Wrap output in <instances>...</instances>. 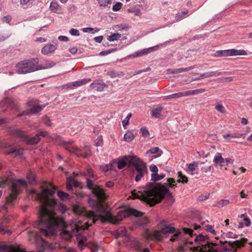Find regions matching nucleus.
I'll return each mask as SVG.
<instances>
[{"label": "nucleus", "instance_id": "1", "mask_svg": "<svg viewBox=\"0 0 252 252\" xmlns=\"http://www.w3.org/2000/svg\"><path fill=\"white\" fill-rule=\"evenodd\" d=\"M87 185L91 189L93 193L96 196V200L90 199L89 204L95 211H87L85 208L78 205L73 206V210L77 215L85 216L88 220L84 224L82 225L80 218L78 220H72L69 225H66L64 219L56 216L54 212L56 205V200L53 198L55 192L56 188L52 184L49 183L47 187L40 192L35 189L29 191L31 197L35 200L41 203L39 209V220L36 222L34 226L39 229V234L36 232H29L30 241L39 244L44 243L41 235L47 237L54 236L56 230L58 228H66L63 229L61 233L62 238L69 240L73 235H77L76 239L78 242V246L83 250L87 246V238L80 234H77L81 230L88 229L92 223L100 220L102 222L109 221L113 224L118 223L123 218L130 215L136 217L141 216L142 213L133 209L128 208L121 211L116 216H113L110 212V208L104 202L108 196L104 190L99 186H94L93 182L89 179L87 180Z\"/></svg>", "mask_w": 252, "mask_h": 252}, {"label": "nucleus", "instance_id": "2", "mask_svg": "<svg viewBox=\"0 0 252 252\" xmlns=\"http://www.w3.org/2000/svg\"><path fill=\"white\" fill-rule=\"evenodd\" d=\"M176 186V182L172 178H168L167 183L164 184L150 183L140 190H132L128 198L140 199L153 206L159 203L166 194L171 195L169 188H175Z\"/></svg>", "mask_w": 252, "mask_h": 252}, {"label": "nucleus", "instance_id": "3", "mask_svg": "<svg viewBox=\"0 0 252 252\" xmlns=\"http://www.w3.org/2000/svg\"><path fill=\"white\" fill-rule=\"evenodd\" d=\"M157 227L159 230L150 231L147 229H145L142 234L143 237L147 240L161 241L167 235L174 233L170 239V241L173 242L181 239L185 234L191 236L193 233L192 229L187 228H183V232H177L172 224L165 220H160Z\"/></svg>", "mask_w": 252, "mask_h": 252}, {"label": "nucleus", "instance_id": "4", "mask_svg": "<svg viewBox=\"0 0 252 252\" xmlns=\"http://www.w3.org/2000/svg\"><path fill=\"white\" fill-rule=\"evenodd\" d=\"M11 171L7 172V177H3L0 181V188L7 185L10 186V192L6 198V205L9 206H12L14 204L13 201L16 199L21 189L26 188L27 185V182L24 180H16L11 178Z\"/></svg>", "mask_w": 252, "mask_h": 252}, {"label": "nucleus", "instance_id": "5", "mask_svg": "<svg viewBox=\"0 0 252 252\" xmlns=\"http://www.w3.org/2000/svg\"><path fill=\"white\" fill-rule=\"evenodd\" d=\"M127 160L134 166L137 173L135 180L136 182H139L147 171L146 163L136 156L128 157Z\"/></svg>", "mask_w": 252, "mask_h": 252}, {"label": "nucleus", "instance_id": "6", "mask_svg": "<svg viewBox=\"0 0 252 252\" xmlns=\"http://www.w3.org/2000/svg\"><path fill=\"white\" fill-rule=\"evenodd\" d=\"M37 63V58L19 62L15 66L16 72L19 74H25L36 71Z\"/></svg>", "mask_w": 252, "mask_h": 252}, {"label": "nucleus", "instance_id": "7", "mask_svg": "<svg viewBox=\"0 0 252 252\" xmlns=\"http://www.w3.org/2000/svg\"><path fill=\"white\" fill-rule=\"evenodd\" d=\"M247 55V53L245 50L231 49L217 51L215 53L214 56L216 57H223L236 56H245Z\"/></svg>", "mask_w": 252, "mask_h": 252}, {"label": "nucleus", "instance_id": "8", "mask_svg": "<svg viewBox=\"0 0 252 252\" xmlns=\"http://www.w3.org/2000/svg\"><path fill=\"white\" fill-rule=\"evenodd\" d=\"M116 235L118 237H125V239H127L128 241L132 243V247H134L138 250H140L141 244L136 239L130 237L125 227H120L116 231Z\"/></svg>", "mask_w": 252, "mask_h": 252}, {"label": "nucleus", "instance_id": "9", "mask_svg": "<svg viewBox=\"0 0 252 252\" xmlns=\"http://www.w3.org/2000/svg\"><path fill=\"white\" fill-rule=\"evenodd\" d=\"M13 134L21 138L23 141L26 142L28 144H36L40 140L38 135L36 134L35 136L29 138L24 131L18 129L13 130Z\"/></svg>", "mask_w": 252, "mask_h": 252}, {"label": "nucleus", "instance_id": "10", "mask_svg": "<svg viewBox=\"0 0 252 252\" xmlns=\"http://www.w3.org/2000/svg\"><path fill=\"white\" fill-rule=\"evenodd\" d=\"M65 148L69 152L76 154L77 156L86 158L90 154V149L88 147L84 149H80L71 145L67 144L65 146Z\"/></svg>", "mask_w": 252, "mask_h": 252}, {"label": "nucleus", "instance_id": "11", "mask_svg": "<svg viewBox=\"0 0 252 252\" xmlns=\"http://www.w3.org/2000/svg\"><path fill=\"white\" fill-rule=\"evenodd\" d=\"M205 237L202 235H199L197 236L195 239V243L198 245L196 247H194L193 248L190 247V249L192 250L193 251H199L200 252H203L202 251V249L206 245H210L212 243H207V244H205Z\"/></svg>", "mask_w": 252, "mask_h": 252}, {"label": "nucleus", "instance_id": "12", "mask_svg": "<svg viewBox=\"0 0 252 252\" xmlns=\"http://www.w3.org/2000/svg\"><path fill=\"white\" fill-rule=\"evenodd\" d=\"M29 106L31 107L30 112L32 114H36L41 111L45 106L41 107L38 104V101L36 100H32L28 102ZM30 112L25 113L23 115H28Z\"/></svg>", "mask_w": 252, "mask_h": 252}, {"label": "nucleus", "instance_id": "13", "mask_svg": "<svg viewBox=\"0 0 252 252\" xmlns=\"http://www.w3.org/2000/svg\"><path fill=\"white\" fill-rule=\"evenodd\" d=\"M159 46L157 45L153 47H149L148 48L143 49L139 50L129 56L131 58H135L138 57L143 56L147 55L153 51H156L158 49Z\"/></svg>", "mask_w": 252, "mask_h": 252}, {"label": "nucleus", "instance_id": "14", "mask_svg": "<svg viewBox=\"0 0 252 252\" xmlns=\"http://www.w3.org/2000/svg\"><path fill=\"white\" fill-rule=\"evenodd\" d=\"M247 239L243 238L240 240L229 242V244L232 250L234 252H236L238 249L244 247L247 242Z\"/></svg>", "mask_w": 252, "mask_h": 252}, {"label": "nucleus", "instance_id": "15", "mask_svg": "<svg viewBox=\"0 0 252 252\" xmlns=\"http://www.w3.org/2000/svg\"><path fill=\"white\" fill-rule=\"evenodd\" d=\"M57 48V44H47L41 49V53L45 55H49L54 53Z\"/></svg>", "mask_w": 252, "mask_h": 252}, {"label": "nucleus", "instance_id": "16", "mask_svg": "<svg viewBox=\"0 0 252 252\" xmlns=\"http://www.w3.org/2000/svg\"><path fill=\"white\" fill-rule=\"evenodd\" d=\"M227 249H224L223 251L219 249V246L215 243H211L210 245L205 246L202 249L203 252H225Z\"/></svg>", "mask_w": 252, "mask_h": 252}, {"label": "nucleus", "instance_id": "17", "mask_svg": "<svg viewBox=\"0 0 252 252\" xmlns=\"http://www.w3.org/2000/svg\"><path fill=\"white\" fill-rule=\"evenodd\" d=\"M192 226L193 229L195 230H197L200 228L205 229L207 231L210 232L214 235L216 236L217 235L216 231L214 229L213 226L212 225H206L204 226L203 223L201 224V225L194 223L192 225Z\"/></svg>", "mask_w": 252, "mask_h": 252}, {"label": "nucleus", "instance_id": "18", "mask_svg": "<svg viewBox=\"0 0 252 252\" xmlns=\"http://www.w3.org/2000/svg\"><path fill=\"white\" fill-rule=\"evenodd\" d=\"M56 63L50 60H45L41 64H39V62L37 63V70L45 69L51 68L55 65Z\"/></svg>", "mask_w": 252, "mask_h": 252}, {"label": "nucleus", "instance_id": "19", "mask_svg": "<svg viewBox=\"0 0 252 252\" xmlns=\"http://www.w3.org/2000/svg\"><path fill=\"white\" fill-rule=\"evenodd\" d=\"M91 86L93 89L98 92H101L103 91L107 86L102 80H98L92 83Z\"/></svg>", "mask_w": 252, "mask_h": 252}, {"label": "nucleus", "instance_id": "20", "mask_svg": "<svg viewBox=\"0 0 252 252\" xmlns=\"http://www.w3.org/2000/svg\"><path fill=\"white\" fill-rule=\"evenodd\" d=\"M49 10L54 13H62V9L61 6L56 0H53L51 1L49 6Z\"/></svg>", "mask_w": 252, "mask_h": 252}, {"label": "nucleus", "instance_id": "21", "mask_svg": "<svg viewBox=\"0 0 252 252\" xmlns=\"http://www.w3.org/2000/svg\"><path fill=\"white\" fill-rule=\"evenodd\" d=\"M222 74V72H219L218 71L205 72L204 73L200 74L199 77L195 79V80L206 78L212 76H219L221 75Z\"/></svg>", "mask_w": 252, "mask_h": 252}, {"label": "nucleus", "instance_id": "22", "mask_svg": "<svg viewBox=\"0 0 252 252\" xmlns=\"http://www.w3.org/2000/svg\"><path fill=\"white\" fill-rule=\"evenodd\" d=\"M91 79L90 78H87V79H83L81 80L76 81L75 82H73L69 84L68 85L69 87H79L81 86L82 85L86 84L90 81H91Z\"/></svg>", "mask_w": 252, "mask_h": 252}, {"label": "nucleus", "instance_id": "23", "mask_svg": "<svg viewBox=\"0 0 252 252\" xmlns=\"http://www.w3.org/2000/svg\"><path fill=\"white\" fill-rule=\"evenodd\" d=\"M147 154H158L157 156H154L155 158H158L160 157L162 154L163 152L160 150V149L158 147H152L150 149H149L148 151L146 152Z\"/></svg>", "mask_w": 252, "mask_h": 252}, {"label": "nucleus", "instance_id": "24", "mask_svg": "<svg viewBox=\"0 0 252 252\" xmlns=\"http://www.w3.org/2000/svg\"><path fill=\"white\" fill-rule=\"evenodd\" d=\"M162 109L163 108L161 105L157 106L152 110V116L156 118H159L161 116L160 113Z\"/></svg>", "mask_w": 252, "mask_h": 252}, {"label": "nucleus", "instance_id": "25", "mask_svg": "<svg viewBox=\"0 0 252 252\" xmlns=\"http://www.w3.org/2000/svg\"><path fill=\"white\" fill-rule=\"evenodd\" d=\"M134 138L135 135L133 134V131L130 130H127L124 136V140L127 142L132 141Z\"/></svg>", "mask_w": 252, "mask_h": 252}, {"label": "nucleus", "instance_id": "26", "mask_svg": "<svg viewBox=\"0 0 252 252\" xmlns=\"http://www.w3.org/2000/svg\"><path fill=\"white\" fill-rule=\"evenodd\" d=\"M7 154H13L15 156H20L23 154L24 150L23 149H17L15 147H11L10 151L6 152Z\"/></svg>", "mask_w": 252, "mask_h": 252}, {"label": "nucleus", "instance_id": "27", "mask_svg": "<svg viewBox=\"0 0 252 252\" xmlns=\"http://www.w3.org/2000/svg\"><path fill=\"white\" fill-rule=\"evenodd\" d=\"M213 161L215 163L222 166L223 163L224 162V159L222 158L220 154H218L215 156Z\"/></svg>", "mask_w": 252, "mask_h": 252}, {"label": "nucleus", "instance_id": "28", "mask_svg": "<svg viewBox=\"0 0 252 252\" xmlns=\"http://www.w3.org/2000/svg\"><path fill=\"white\" fill-rule=\"evenodd\" d=\"M187 166L188 168V171L191 172V174H193L192 173L198 166V162L197 161H193L189 164H187Z\"/></svg>", "mask_w": 252, "mask_h": 252}, {"label": "nucleus", "instance_id": "29", "mask_svg": "<svg viewBox=\"0 0 252 252\" xmlns=\"http://www.w3.org/2000/svg\"><path fill=\"white\" fill-rule=\"evenodd\" d=\"M205 91L206 90L204 89H196L194 90L186 91V96L195 95L198 94L203 93L205 92Z\"/></svg>", "mask_w": 252, "mask_h": 252}, {"label": "nucleus", "instance_id": "30", "mask_svg": "<svg viewBox=\"0 0 252 252\" xmlns=\"http://www.w3.org/2000/svg\"><path fill=\"white\" fill-rule=\"evenodd\" d=\"M178 179L177 182L178 183H182L183 184L187 183L188 182V177L184 175L181 171L178 172Z\"/></svg>", "mask_w": 252, "mask_h": 252}, {"label": "nucleus", "instance_id": "31", "mask_svg": "<svg viewBox=\"0 0 252 252\" xmlns=\"http://www.w3.org/2000/svg\"><path fill=\"white\" fill-rule=\"evenodd\" d=\"M186 96V92H180L169 95L166 97V99L178 98Z\"/></svg>", "mask_w": 252, "mask_h": 252}, {"label": "nucleus", "instance_id": "32", "mask_svg": "<svg viewBox=\"0 0 252 252\" xmlns=\"http://www.w3.org/2000/svg\"><path fill=\"white\" fill-rule=\"evenodd\" d=\"M194 68V66H189V67H186V68H178V69H173V70L171 71V72L172 73H181V72H183L184 71H188L191 70V69H193Z\"/></svg>", "mask_w": 252, "mask_h": 252}, {"label": "nucleus", "instance_id": "33", "mask_svg": "<svg viewBox=\"0 0 252 252\" xmlns=\"http://www.w3.org/2000/svg\"><path fill=\"white\" fill-rule=\"evenodd\" d=\"M57 195L60 199L62 200L68 199L69 198V195L68 193L61 190L58 191Z\"/></svg>", "mask_w": 252, "mask_h": 252}, {"label": "nucleus", "instance_id": "34", "mask_svg": "<svg viewBox=\"0 0 252 252\" xmlns=\"http://www.w3.org/2000/svg\"><path fill=\"white\" fill-rule=\"evenodd\" d=\"M215 109L217 111L221 114H224L226 112L224 107L220 102L217 103L215 106Z\"/></svg>", "mask_w": 252, "mask_h": 252}, {"label": "nucleus", "instance_id": "35", "mask_svg": "<svg viewBox=\"0 0 252 252\" xmlns=\"http://www.w3.org/2000/svg\"><path fill=\"white\" fill-rule=\"evenodd\" d=\"M242 136H243V134H242V133H233L232 134H224L222 135V137L224 139H227L229 137H230L233 138H240L242 137Z\"/></svg>", "mask_w": 252, "mask_h": 252}, {"label": "nucleus", "instance_id": "36", "mask_svg": "<svg viewBox=\"0 0 252 252\" xmlns=\"http://www.w3.org/2000/svg\"><path fill=\"white\" fill-rule=\"evenodd\" d=\"M165 176L164 174H158V173L156 174H152L151 175L152 180L154 181L160 180L164 178Z\"/></svg>", "mask_w": 252, "mask_h": 252}, {"label": "nucleus", "instance_id": "37", "mask_svg": "<svg viewBox=\"0 0 252 252\" xmlns=\"http://www.w3.org/2000/svg\"><path fill=\"white\" fill-rule=\"evenodd\" d=\"M121 37V34L119 33H115L107 37V39L110 41H114L119 40Z\"/></svg>", "mask_w": 252, "mask_h": 252}, {"label": "nucleus", "instance_id": "38", "mask_svg": "<svg viewBox=\"0 0 252 252\" xmlns=\"http://www.w3.org/2000/svg\"><path fill=\"white\" fill-rule=\"evenodd\" d=\"M230 203V201L228 199H221L218 202L217 206L219 208H221L227 206Z\"/></svg>", "mask_w": 252, "mask_h": 252}, {"label": "nucleus", "instance_id": "39", "mask_svg": "<svg viewBox=\"0 0 252 252\" xmlns=\"http://www.w3.org/2000/svg\"><path fill=\"white\" fill-rule=\"evenodd\" d=\"M128 158V157L126 158V160H125L123 159H121L117 162L118 168L119 169H122L126 166V161L129 162L127 160Z\"/></svg>", "mask_w": 252, "mask_h": 252}, {"label": "nucleus", "instance_id": "40", "mask_svg": "<svg viewBox=\"0 0 252 252\" xmlns=\"http://www.w3.org/2000/svg\"><path fill=\"white\" fill-rule=\"evenodd\" d=\"M140 131L142 135L144 137H148L150 134L148 128L145 126L141 127Z\"/></svg>", "mask_w": 252, "mask_h": 252}, {"label": "nucleus", "instance_id": "41", "mask_svg": "<svg viewBox=\"0 0 252 252\" xmlns=\"http://www.w3.org/2000/svg\"><path fill=\"white\" fill-rule=\"evenodd\" d=\"M114 161L113 163H110L109 164L103 165L100 166L101 169L104 171L107 172L108 170L112 169V164L115 163Z\"/></svg>", "mask_w": 252, "mask_h": 252}, {"label": "nucleus", "instance_id": "42", "mask_svg": "<svg viewBox=\"0 0 252 252\" xmlns=\"http://www.w3.org/2000/svg\"><path fill=\"white\" fill-rule=\"evenodd\" d=\"M100 6L106 7L111 3L112 0H97Z\"/></svg>", "mask_w": 252, "mask_h": 252}, {"label": "nucleus", "instance_id": "43", "mask_svg": "<svg viewBox=\"0 0 252 252\" xmlns=\"http://www.w3.org/2000/svg\"><path fill=\"white\" fill-rule=\"evenodd\" d=\"M127 11L133 13L135 16H140L141 14L140 10L138 9L129 8L127 9Z\"/></svg>", "mask_w": 252, "mask_h": 252}, {"label": "nucleus", "instance_id": "44", "mask_svg": "<svg viewBox=\"0 0 252 252\" xmlns=\"http://www.w3.org/2000/svg\"><path fill=\"white\" fill-rule=\"evenodd\" d=\"M122 3L120 2H117L115 5H113L112 10L114 11H118L122 8Z\"/></svg>", "mask_w": 252, "mask_h": 252}, {"label": "nucleus", "instance_id": "45", "mask_svg": "<svg viewBox=\"0 0 252 252\" xmlns=\"http://www.w3.org/2000/svg\"><path fill=\"white\" fill-rule=\"evenodd\" d=\"M58 208L62 213H64L67 210L66 206L62 203L59 205Z\"/></svg>", "mask_w": 252, "mask_h": 252}, {"label": "nucleus", "instance_id": "46", "mask_svg": "<svg viewBox=\"0 0 252 252\" xmlns=\"http://www.w3.org/2000/svg\"><path fill=\"white\" fill-rule=\"evenodd\" d=\"M212 170V166L210 165L208 166H205L201 168V170L203 173H208L211 171Z\"/></svg>", "mask_w": 252, "mask_h": 252}, {"label": "nucleus", "instance_id": "47", "mask_svg": "<svg viewBox=\"0 0 252 252\" xmlns=\"http://www.w3.org/2000/svg\"><path fill=\"white\" fill-rule=\"evenodd\" d=\"M188 13V10L183 11L181 13H178V14H177L176 18L178 20H180L181 19L183 18L184 17V16L187 14Z\"/></svg>", "mask_w": 252, "mask_h": 252}, {"label": "nucleus", "instance_id": "48", "mask_svg": "<svg viewBox=\"0 0 252 252\" xmlns=\"http://www.w3.org/2000/svg\"><path fill=\"white\" fill-rule=\"evenodd\" d=\"M150 170L153 173L152 174H156L158 172V168L155 164H152L150 166Z\"/></svg>", "mask_w": 252, "mask_h": 252}, {"label": "nucleus", "instance_id": "49", "mask_svg": "<svg viewBox=\"0 0 252 252\" xmlns=\"http://www.w3.org/2000/svg\"><path fill=\"white\" fill-rule=\"evenodd\" d=\"M12 20V18L10 15L3 17L1 19V21L3 23H9Z\"/></svg>", "mask_w": 252, "mask_h": 252}, {"label": "nucleus", "instance_id": "50", "mask_svg": "<svg viewBox=\"0 0 252 252\" xmlns=\"http://www.w3.org/2000/svg\"><path fill=\"white\" fill-rule=\"evenodd\" d=\"M69 33L72 35L74 36H79L80 33L79 31L75 29H72L70 30Z\"/></svg>", "mask_w": 252, "mask_h": 252}, {"label": "nucleus", "instance_id": "51", "mask_svg": "<svg viewBox=\"0 0 252 252\" xmlns=\"http://www.w3.org/2000/svg\"><path fill=\"white\" fill-rule=\"evenodd\" d=\"M27 178L31 183H32L35 181L34 175L31 172L27 174Z\"/></svg>", "mask_w": 252, "mask_h": 252}, {"label": "nucleus", "instance_id": "52", "mask_svg": "<svg viewBox=\"0 0 252 252\" xmlns=\"http://www.w3.org/2000/svg\"><path fill=\"white\" fill-rule=\"evenodd\" d=\"M102 144L103 140L102 136H99L96 139V141L95 142V144L96 146H99L102 145Z\"/></svg>", "mask_w": 252, "mask_h": 252}, {"label": "nucleus", "instance_id": "53", "mask_svg": "<svg viewBox=\"0 0 252 252\" xmlns=\"http://www.w3.org/2000/svg\"><path fill=\"white\" fill-rule=\"evenodd\" d=\"M9 99L6 98L4 99L0 103V107L2 108L3 107L8 105L9 104Z\"/></svg>", "mask_w": 252, "mask_h": 252}, {"label": "nucleus", "instance_id": "54", "mask_svg": "<svg viewBox=\"0 0 252 252\" xmlns=\"http://www.w3.org/2000/svg\"><path fill=\"white\" fill-rule=\"evenodd\" d=\"M209 194L208 193H206L204 194H202L201 195H200L198 199L200 201H204L206 200L209 197Z\"/></svg>", "mask_w": 252, "mask_h": 252}, {"label": "nucleus", "instance_id": "55", "mask_svg": "<svg viewBox=\"0 0 252 252\" xmlns=\"http://www.w3.org/2000/svg\"><path fill=\"white\" fill-rule=\"evenodd\" d=\"M67 182H69V184L71 185H74L75 186H77V182L73 178H68L67 180Z\"/></svg>", "mask_w": 252, "mask_h": 252}, {"label": "nucleus", "instance_id": "56", "mask_svg": "<svg viewBox=\"0 0 252 252\" xmlns=\"http://www.w3.org/2000/svg\"><path fill=\"white\" fill-rule=\"evenodd\" d=\"M244 221L245 223V225L246 226H249L251 225V221L249 218L248 217H245L244 218Z\"/></svg>", "mask_w": 252, "mask_h": 252}, {"label": "nucleus", "instance_id": "57", "mask_svg": "<svg viewBox=\"0 0 252 252\" xmlns=\"http://www.w3.org/2000/svg\"><path fill=\"white\" fill-rule=\"evenodd\" d=\"M82 31L84 32H91L94 31V29L92 28H84L82 29Z\"/></svg>", "mask_w": 252, "mask_h": 252}, {"label": "nucleus", "instance_id": "58", "mask_svg": "<svg viewBox=\"0 0 252 252\" xmlns=\"http://www.w3.org/2000/svg\"><path fill=\"white\" fill-rule=\"evenodd\" d=\"M129 120L125 118L123 121H122V124L123 126L125 128V129L126 128V126L128 125L129 124Z\"/></svg>", "mask_w": 252, "mask_h": 252}, {"label": "nucleus", "instance_id": "59", "mask_svg": "<svg viewBox=\"0 0 252 252\" xmlns=\"http://www.w3.org/2000/svg\"><path fill=\"white\" fill-rule=\"evenodd\" d=\"M59 40L62 41H68V38L66 36L60 35L58 37Z\"/></svg>", "mask_w": 252, "mask_h": 252}, {"label": "nucleus", "instance_id": "60", "mask_svg": "<svg viewBox=\"0 0 252 252\" xmlns=\"http://www.w3.org/2000/svg\"><path fill=\"white\" fill-rule=\"evenodd\" d=\"M103 36H98L94 37V40L97 43H101L103 40Z\"/></svg>", "mask_w": 252, "mask_h": 252}, {"label": "nucleus", "instance_id": "61", "mask_svg": "<svg viewBox=\"0 0 252 252\" xmlns=\"http://www.w3.org/2000/svg\"><path fill=\"white\" fill-rule=\"evenodd\" d=\"M0 232L4 233H9L10 231L4 228L2 226L0 225Z\"/></svg>", "mask_w": 252, "mask_h": 252}, {"label": "nucleus", "instance_id": "62", "mask_svg": "<svg viewBox=\"0 0 252 252\" xmlns=\"http://www.w3.org/2000/svg\"><path fill=\"white\" fill-rule=\"evenodd\" d=\"M69 50L71 53L74 54L77 53L78 50L76 47H72L70 48Z\"/></svg>", "mask_w": 252, "mask_h": 252}, {"label": "nucleus", "instance_id": "63", "mask_svg": "<svg viewBox=\"0 0 252 252\" xmlns=\"http://www.w3.org/2000/svg\"><path fill=\"white\" fill-rule=\"evenodd\" d=\"M222 82H231L233 80V78L232 77H225L222 79Z\"/></svg>", "mask_w": 252, "mask_h": 252}, {"label": "nucleus", "instance_id": "64", "mask_svg": "<svg viewBox=\"0 0 252 252\" xmlns=\"http://www.w3.org/2000/svg\"><path fill=\"white\" fill-rule=\"evenodd\" d=\"M37 135H38L39 137L40 136H42L43 137H45V136H47L48 132L46 131H41Z\"/></svg>", "mask_w": 252, "mask_h": 252}]
</instances>
